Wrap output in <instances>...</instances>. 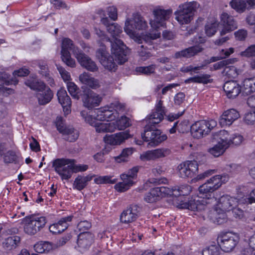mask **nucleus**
Here are the masks:
<instances>
[{
  "label": "nucleus",
  "instance_id": "52",
  "mask_svg": "<svg viewBox=\"0 0 255 255\" xmlns=\"http://www.w3.org/2000/svg\"><path fill=\"white\" fill-rule=\"evenodd\" d=\"M18 157L15 152L12 150L8 151L3 156V161L5 163H16Z\"/></svg>",
  "mask_w": 255,
  "mask_h": 255
},
{
  "label": "nucleus",
  "instance_id": "21",
  "mask_svg": "<svg viewBox=\"0 0 255 255\" xmlns=\"http://www.w3.org/2000/svg\"><path fill=\"white\" fill-rule=\"evenodd\" d=\"M163 101L159 100L155 107V111L152 113L146 120L147 125L154 127L155 125L159 123L163 119L165 113L164 107L162 106Z\"/></svg>",
  "mask_w": 255,
  "mask_h": 255
},
{
  "label": "nucleus",
  "instance_id": "8",
  "mask_svg": "<svg viewBox=\"0 0 255 255\" xmlns=\"http://www.w3.org/2000/svg\"><path fill=\"white\" fill-rule=\"evenodd\" d=\"M112 56L109 55L104 45L101 46L96 52V56L102 65L109 71L115 72L118 67L117 63L123 64L125 62L119 63L115 56L112 53Z\"/></svg>",
  "mask_w": 255,
  "mask_h": 255
},
{
  "label": "nucleus",
  "instance_id": "25",
  "mask_svg": "<svg viewBox=\"0 0 255 255\" xmlns=\"http://www.w3.org/2000/svg\"><path fill=\"white\" fill-rule=\"evenodd\" d=\"M129 137L128 132L125 131L111 135H106L104 137V141L112 145H120Z\"/></svg>",
  "mask_w": 255,
  "mask_h": 255
},
{
  "label": "nucleus",
  "instance_id": "6",
  "mask_svg": "<svg viewBox=\"0 0 255 255\" xmlns=\"http://www.w3.org/2000/svg\"><path fill=\"white\" fill-rule=\"evenodd\" d=\"M216 126L217 123L213 120L198 121L191 126V133L194 138H200L209 134Z\"/></svg>",
  "mask_w": 255,
  "mask_h": 255
},
{
  "label": "nucleus",
  "instance_id": "7",
  "mask_svg": "<svg viewBox=\"0 0 255 255\" xmlns=\"http://www.w3.org/2000/svg\"><path fill=\"white\" fill-rule=\"evenodd\" d=\"M141 137L144 141L148 142V144L151 146H156L167 139L165 134H161L160 130L150 125L145 127L144 133L141 134Z\"/></svg>",
  "mask_w": 255,
  "mask_h": 255
},
{
  "label": "nucleus",
  "instance_id": "47",
  "mask_svg": "<svg viewBox=\"0 0 255 255\" xmlns=\"http://www.w3.org/2000/svg\"><path fill=\"white\" fill-rule=\"evenodd\" d=\"M228 177L225 175H215L209 179V181H211L213 182L214 187H216L218 189L222 185L223 183H225L227 181Z\"/></svg>",
  "mask_w": 255,
  "mask_h": 255
},
{
  "label": "nucleus",
  "instance_id": "43",
  "mask_svg": "<svg viewBox=\"0 0 255 255\" xmlns=\"http://www.w3.org/2000/svg\"><path fill=\"white\" fill-rule=\"evenodd\" d=\"M62 134L64 136V138L69 142L75 141L79 137L78 131L72 128L66 129L65 132Z\"/></svg>",
  "mask_w": 255,
  "mask_h": 255
},
{
  "label": "nucleus",
  "instance_id": "5",
  "mask_svg": "<svg viewBox=\"0 0 255 255\" xmlns=\"http://www.w3.org/2000/svg\"><path fill=\"white\" fill-rule=\"evenodd\" d=\"M22 223L24 232L28 235H33L45 226L46 219L43 216H30L23 218Z\"/></svg>",
  "mask_w": 255,
  "mask_h": 255
},
{
  "label": "nucleus",
  "instance_id": "15",
  "mask_svg": "<svg viewBox=\"0 0 255 255\" xmlns=\"http://www.w3.org/2000/svg\"><path fill=\"white\" fill-rule=\"evenodd\" d=\"M179 175L181 178L193 177L198 170V165L196 161H186L178 166Z\"/></svg>",
  "mask_w": 255,
  "mask_h": 255
},
{
  "label": "nucleus",
  "instance_id": "28",
  "mask_svg": "<svg viewBox=\"0 0 255 255\" xmlns=\"http://www.w3.org/2000/svg\"><path fill=\"white\" fill-rule=\"evenodd\" d=\"M209 186L204 184L201 185L199 188L198 196L204 200L205 203L207 204L212 203L216 201V198L215 197V193L211 189H209Z\"/></svg>",
  "mask_w": 255,
  "mask_h": 255
},
{
  "label": "nucleus",
  "instance_id": "12",
  "mask_svg": "<svg viewBox=\"0 0 255 255\" xmlns=\"http://www.w3.org/2000/svg\"><path fill=\"white\" fill-rule=\"evenodd\" d=\"M227 137V131L220 130L215 135V139L217 140V143L213 147L208 149L210 154L214 157H219L223 154L228 148V142L226 141Z\"/></svg>",
  "mask_w": 255,
  "mask_h": 255
},
{
  "label": "nucleus",
  "instance_id": "26",
  "mask_svg": "<svg viewBox=\"0 0 255 255\" xmlns=\"http://www.w3.org/2000/svg\"><path fill=\"white\" fill-rule=\"evenodd\" d=\"M240 117V114L236 110L229 109L223 113L219 120V123L222 127L230 126Z\"/></svg>",
  "mask_w": 255,
  "mask_h": 255
},
{
  "label": "nucleus",
  "instance_id": "58",
  "mask_svg": "<svg viewBox=\"0 0 255 255\" xmlns=\"http://www.w3.org/2000/svg\"><path fill=\"white\" fill-rule=\"evenodd\" d=\"M240 55L246 57H255V44L249 46L245 51L241 52Z\"/></svg>",
  "mask_w": 255,
  "mask_h": 255
},
{
  "label": "nucleus",
  "instance_id": "48",
  "mask_svg": "<svg viewBox=\"0 0 255 255\" xmlns=\"http://www.w3.org/2000/svg\"><path fill=\"white\" fill-rule=\"evenodd\" d=\"M67 87L68 91L71 96L75 99H79V96L78 93L79 89L77 86L73 82H68Z\"/></svg>",
  "mask_w": 255,
  "mask_h": 255
},
{
  "label": "nucleus",
  "instance_id": "35",
  "mask_svg": "<svg viewBox=\"0 0 255 255\" xmlns=\"http://www.w3.org/2000/svg\"><path fill=\"white\" fill-rule=\"evenodd\" d=\"M25 84L31 89L35 90L38 93L44 90L46 88L48 87L42 81L33 77L27 79L25 82Z\"/></svg>",
  "mask_w": 255,
  "mask_h": 255
},
{
  "label": "nucleus",
  "instance_id": "4",
  "mask_svg": "<svg viewBox=\"0 0 255 255\" xmlns=\"http://www.w3.org/2000/svg\"><path fill=\"white\" fill-rule=\"evenodd\" d=\"M70 50L76 58V53L78 55L82 50L78 47L76 46L73 41L68 38H64L62 41L61 44V58L63 62L67 66L73 68L76 66V62L75 60L71 58Z\"/></svg>",
  "mask_w": 255,
  "mask_h": 255
},
{
  "label": "nucleus",
  "instance_id": "41",
  "mask_svg": "<svg viewBox=\"0 0 255 255\" xmlns=\"http://www.w3.org/2000/svg\"><path fill=\"white\" fill-rule=\"evenodd\" d=\"M243 88L247 94L255 92V77L245 79L243 81Z\"/></svg>",
  "mask_w": 255,
  "mask_h": 255
},
{
  "label": "nucleus",
  "instance_id": "31",
  "mask_svg": "<svg viewBox=\"0 0 255 255\" xmlns=\"http://www.w3.org/2000/svg\"><path fill=\"white\" fill-rule=\"evenodd\" d=\"M206 204L203 200H196L194 199L182 203L178 206V207L180 209H188L192 211H201L204 210Z\"/></svg>",
  "mask_w": 255,
  "mask_h": 255
},
{
  "label": "nucleus",
  "instance_id": "2",
  "mask_svg": "<svg viewBox=\"0 0 255 255\" xmlns=\"http://www.w3.org/2000/svg\"><path fill=\"white\" fill-rule=\"evenodd\" d=\"M200 6L195 1L186 2L179 5L175 11V19L180 24L189 23L193 19L195 12Z\"/></svg>",
  "mask_w": 255,
  "mask_h": 255
},
{
  "label": "nucleus",
  "instance_id": "40",
  "mask_svg": "<svg viewBox=\"0 0 255 255\" xmlns=\"http://www.w3.org/2000/svg\"><path fill=\"white\" fill-rule=\"evenodd\" d=\"M226 141L228 142V147L231 145H239L243 141V136L239 133H234L231 135H229L227 131V137Z\"/></svg>",
  "mask_w": 255,
  "mask_h": 255
},
{
  "label": "nucleus",
  "instance_id": "19",
  "mask_svg": "<svg viewBox=\"0 0 255 255\" xmlns=\"http://www.w3.org/2000/svg\"><path fill=\"white\" fill-rule=\"evenodd\" d=\"M94 236L90 232L81 233L78 236L76 249L80 252L88 250L94 242Z\"/></svg>",
  "mask_w": 255,
  "mask_h": 255
},
{
  "label": "nucleus",
  "instance_id": "14",
  "mask_svg": "<svg viewBox=\"0 0 255 255\" xmlns=\"http://www.w3.org/2000/svg\"><path fill=\"white\" fill-rule=\"evenodd\" d=\"M172 191L167 187L161 186L154 187L145 195L144 199L148 203L155 202L162 198L171 194Z\"/></svg>",
  "mask_w": 255,
  "mask_h": 255
},
{
  "label": "nucleus",
  "instance_id": "24",
  "mask_svg": "<svg viewBox=\"0 0 255 255\" xmlns=\"http://www.w3.org/2000/svg\"><path fill=\"white\" fill-rule=\"evenodd\" d=\"M138 208L136 205H130L121 214V221L127 224L135 221L138 216Z\"/></svg>",
  "mask_w": 255,
  "mask_h": 255
},
{
  "label": "nucleus",
  "instance_id": "29",
  "mask_svg": "<svg viewBox=\"0 0 255 255\" xmlns=\"http://www.w3.org/2000/svg\"><path fill=\"white\" fill-rule=\"evenodd\" d=\"M57 96L58 101L63 108L65 114H68L70 112L71 101L65 90L60 89L57 92Z\"/></svg>",
  "mask_w": 255,
  "mask_h": 255
},
{
  "label": "nucleus",
  "instance_id": "62",
  "mask_svg": "<svg viewBox=\"0 0 255 255\" xmlns=\"http://www.w3.org/2000/svg\"><path fill=\"white\" fill-rule=\"evenodd\" d=\"M139 168V166H134L129 169L127 173H125L126 175L128 176V179L134 181V180L136 178Z\"/></svg>",
  "mask_w": 255,
  "mask_h": 255
},
{
  "label": "nucleus",
  "instance_id": "59",
  "mask_svg": "<svg viewBox=\"0 0 255 255\" xmlns=\"http://www.w3.org/2000/svg\"><path fill=\"white\" fill-rule=\"evenodd\" d=\"M248 31L245 29H241L234 33L235 38L238 41H245L248 36Z\"/></svg>",
  "mask_w": 255,
  "mask_h": 255
},
{
  "label": "nucleus",
  "instance_id": "18",
  "mask_svg": "<svg viewBox=\"0 0 255 255\" xmlns=\"http://www.w3.org/2000/svg\"><path fill=\"white\" fill-rule=\"evenodd\" d=\"M237 202L236 198L229 195H223L217 202L216 210L220 213L230 211L237 206Z\"/></svg>",
  "mask_w": 255,
  "mask_h": 255
},
{
  "label": "nucleus",
  "instance_id": "20",
  "mask_svg": "<svg viewBox=\"0 0 255 255\" xmlns=\"http://www.w3.org/2000/svg\"><path fill=\"white\" fill-rule=\"evenodd\" d=\"M221 24L223 27L220 34L224 35L238 28V24L234 17L226 12L221 15Z\"/></svg>",
  "mask_w": 255,
  "mask_h": 255
},
{
  "label": "nucleus",
  "instance_id": "53",
  "mask_svg": "<svg viewBox=\"0 0 255 255\" xmlns=\"http://www.w3.org/2000/svg\"><path fill=\"white\" fill-rule=\"evenodd\" d=\"M218 26L217 22L208 23L205 26V32L208 36H212L217 32Z\"/></svg>",
  "mask_w": 255,
  "mask_h": 255
},
{
  "label": "nucleus",
  "instance_id": "13",
  "mask_svg": "<svg viewBox=\"0 0 255 255\" xmlns=\"http://www.w3.org/2000/svg\"><path fill=\"white\" fill-rule=\"evenodd\" d=\"M237 234L232 233H226L218 238V243L220 248L225 252H231L239 241Z\"/></svg>",
  "mask_w": 255,
  "mask_h": 255
},
{
  "label": "nucleus",
  "instance_id": "23",
  "mask_svg": "<svg viewBox=\"0 0 255 255\" xmlns=\"http://www.w3.org/2000/svg\"><path fill=\"white\" fill-rule=\"evenodd\" d=\"M95 112L96 114V119L100 121H112L117 117V112L113 111L111 105L97 109Z\"/></svg>",
  "mask_w": 255,
  "mask_h": 255
},
{
  "label": "nucleus",
  "instance_id": "37",
  "mask_svg": "<svg viewBox=\"0 0 255 255\" xmlns=\"http://www.w3.org/2000/svg\"><path fill=\"white\" fill-rule=\"evenodd\" d=\"M20 243L18 236L9 237L5 239L2 243L3 248L7 251L15 249Z\"/></svg>",
  "mask_w": 255,
  "mask_h": 255
},
{
  "label": "nucleus",
  "instance_id": "17",
  "mask_svg": "<svg viewBox=\"0 0 255 255\" xmlns=\"http://www.w3.org/2000/svg\"><path fill=\"white\" fill-rule=\"evenodd\" d=\"M171 151L167 148H161L149 150L143 152L140 155V159L143 161L156 160L169 155Z\"/></svg>",
  "mask_w": 255,
  "mask_h": 255
},
{
  "label": "nucleus",
  "instance_id": "38",
  "mask_svg": "<svg viewBox=\"0 0 255 255\" xmlns=\"http://www.w3.org/2000/svg\"><path fill=\"white\" fill-rule=\"evenodd\" d=\"M91 179L92 177L89 176H78L74 182V188L78 190L81 191L86 187L88 182L91 180Z\"/></svg>",
  "mask_w": 255,
  "mask_h": 255
},
{
  "label": "nucleus",
  "instance_id": "32",
  "mask_svg": "<svg viewBox=\"0 0 255 255\" xmlns=\"http://www.w3.org/2000/svg\"><path fill=\"white\" fill-rule=\"evenodd\" d=\"M202 50V48L200 45H196L186 48L175 53L174 57L176 58H190L194 56Z\"/></svg>",
  "mask_w": 255,
  "mask_h": 255
},
{
  "label": "nucleus",
  "instance_id": "27",
  "mask_svg": "<svg viewBox=\"0 0 255 255\" xmlns=\"http://www.w3.org/2000/svg\"><path fill=\"white\" fill-rule=\"evenodd\" d=\"M223 89L229 99H234L237 97L241 91L240 85L235 81H229L225 82Z\"/></svg>",
  "mask_w": 255,
  "mask_h": 255
},
{
  "label": "nucleus",
  "instance_id": "22",
  "mask_svg": "<svg viewBox=\"0 0 255 255\" xmlns=\"http://www.w3.org/2000/svg\"><path fill=\"white\" fill-rule=\"evenodd\" d=\"M76 58L81 66L88 71L95 72L99 70V68L96 63L82 51L78 55L76 53Z\"/></svg>",
  "mask_w": 255,
  "mask_h": 255
},
{
  "label": "nucleus",
  "instance_id": "3",
  "mask_svg": "<svg viewBox=\"0 0 255 255\" xmlns=\"http://www.w3.org/2000/svg\"><path fill=\"white\" fill-rule=\"evenodd\" d=\"M130 125V121L129 118L126 116H122L115 122H98L95 123L94 126L97 132L106 133L114 132L117 129L124 130Z\"/></svg>",
  "mask_w": 255,
  "mask_h": 255
},
{
  "label": "nucleus",
  "instance_id": "42",
  "mask_svg": "<svg viewBox=\"0 0 255 255\" xmlns=\"http://www.w3.org/2000/svg\"><path fill=\"white\" fill-rule=\"evenodd\" d=\"M230 4L237 12L242 13L247 8L246 0H232Z\"/></svg>",
  "mask_w": 255,
  "mask_h": 255
},
{
  "label": "nucleus",
  "instance_id": "9",
  "mask_svg": "<svg viewBox=\"0 0 255 255\" xmlns=\"http://www.w3.org/2000/svg\"><path fill=\"white\" fill-rule=\"evenodd\" d=\"M73 161L74 159L64 158L57 159L53 161V166L62 180H68L71 178L73 173Z\"/></svg>",
  "mask_w": 255,
  "mask_h": 255
},
{
  "label": "nucleus",
  "instance_id": "39",
  "mask_svg": "<svg viewBox=\"0 0 255 255\" xmlns=\"http://www.w3.org/2000/svg\"><path fill=\"white\" fill-rule=\"evenodd\" d=\"M170 190L172 191V192L169 196H186L190 193L191 187L190 186L185 185L180 187H174L172 189L170 188Z\"/></svg>",
  "mask_w": 255,
  "mask_h": 255
},
{
  "label": "nucleus",
  "instance_id": "55",
  "mask_svg": "<svg viewBox=\"0 0 255 255\" xmlns=\"http://www.w3.org/2000/svg\"><path fill=\"white\" fill-rule=\"evenodd\" d=\"M240 202L250 204L255 203V189L253 190L249 194L244 196Z\"/></svg>",
  "mask_w": 255,
  "mask_h": 255
},
{
  "label": "nucleus",
  "instance_id": "60",
  "mask_svg": "<svg viewBox=\"0 0 255 255\" xmlns=\"http://www.w3.org/2000/svg\"><path fill=\"white\" fill-rule=\"evenodd\" d=\"M110 105L111 108H112L113 111L117 112V116L119 112H123L125 110V104L120 103L119 101H115L111 103Z\"/></svg>",
  "mask_w": 255,
  "mask_h": 255
},
{
  "label": "nucleus",
  "instance_id": "30",
  "mask_svg": "<svg viewBox=\"0 0 255 255\" xmlns=\"http://www.w3.org/2000/svg\"><path fill=\"white\" fill-rule=\"evenodd\" d=\"M79 80L81 83L93 89H96L101 86L98 79L92 77L90 73L86 72H84L79 75Z\"/></svg>",
  "mask_w": 255,
  "mask_h": 255
},
{
  "label": "nucleus",
  "instance_id": "61",
  "mask_svg": "<svg viewBox=\"0 0 255 255\" xmlns=\"http://www.w3.org/2000/svg\"><path fill=\"white\" fill-rule=\"evenodd\" d=\"M244 121L247 125L255 124V112H250L245 114Z\"/></svg>",
  "mask_w": 255,
  "mask_h": 255
},
{
  "label": "nucleus",
  "instance_id": "11",
  "mask_svg": "<svg viewBox=\"0 0 255 255\" xmlns=\"http://www.w3.org/2000/svg\"><path fill=\"white\" fill-rule=\"evenodd\" d=\"M132 18H128L125 22L124 29L125 32L129 35H133L135 30L144 29L147 27V22L138 13H134Z\"/></svg>",
  "mask_w": 255,
  "mask_h": 255
},
{
  "label": "nucleus",
  "instance_id": "10",
  "mask_svg": "<svg viewBox=\"0 0 255 255\" xmlns=\"http://www.w3.org/2000/svg\"><path fill=\"white\" fill-rule=\"evenodd\" d=\"M172 13L171 8L164 9L160 6L155 7L153 11L154 18L150 21L151 27L156 30L160 27H164L165 21L169 18Z\"/></svg>",
  "mask_w": 255,
  "mask_h": 255
},
{
  "label": "nucleus",
  "instance_id": "63",
  "mask_svg": "<svg viewBox=\"0 0 255 255\" xmlns=\"http://www.w3.org/2000/svg\"><path fill=\"white\" fill-rule=\"evenodd\" d=\"M56 126L57 130L62 134L64 133L66 129L70 128L69 127H66L65 126L61 117H58L56 119Z\"/></svg>",
  "mask_w": 255,
  "mask_h": 255
},
{
  "label": "nucleus",
  "instance_id": "51",
  "mask_svg": "<svg viewBox=\"0 0 255 255\" xmlns=\"http://www.w3.org/2000/svg\"><path fill=\"white\" fill-rule=\"evenodd\" d=\"M220 248L216 246L212 245L206 248L202 251V255H220Z\"/></svg>",
  "mask_w": 255,
  "mask_h": 255
},
{
  "label": "nucleus",
  "instance_id": "36",
  "mask_svg": "<svg viewBox=\"0 0 255 255\" xmlns=\"http://www.w3.org/2000/svg\"><path fill=\"white\" fill-rule=\"evenodd\" d=\"M56 248V245L53 244L49 242L41 241L36 243L34 246V249L38 253H48L51 250Z\"/></svg>",
  "mask_w": 255,
  "mask_h": 255
},
{
  "label": "nucleus",
  "instance_id": "46",
  "mask_svg": "<svg viewBox=\"0 0 255 255\" xmlns=\"http://www.w3.org/2000/svg\"><path fill=\"white\" fill-rule=\"evenodd\" d=\"M17 83L18 80L15 78H10L9 75L7 73H0V86L3 85H16Z\"/></svg>",
  "mask_w": 255,
  "mask_h": 255
},
{
  "label": "nucleus",
  "instance_id": "56",
  "mask_svg": "<svg viewBox=\"0 0 255 255\" xmlns=\"http://www.w3.org/2000/svg\"><path fill=\"white\" fill-rule=\"evenodd\" d=\"M224 73L231 78H236L238 75L237 68L233 66L227 65L224 70Z\"/></svg>",
  "mask_w": 255,
  "mask_h": 255
},
{
  "label": "nucleus",
  "instance_id": "49",
  "mask_svg": "<svg viewBox=\"0 0 255 255\" xmlns=\"http://www.w3.org/2000/svg\"><path fill=\"white\" fill-rule=\"evenodd\" d=\"M72 217V216H67L61 218L58 221V222L57 224H58L57 228L59 234L62 233L67 228V222L71 221Z\"/></svg>",
  "mask_w": 255,
  "mask_h": 255
},
{
  "label": "nucleus",
  "instance_id": "44",
  "mask_svg": "<svg viewBox=\"0 0 255 255\" xmlns=\"http://www.w3.org/2000/svg\"><path fill=\"white\" fill-rule=\"evenodd\" d=\"M39 67L40 68L39 73L44 77L48 84L52 86L54 83V80L50 75L47 65L46 64H39Z\"/></svg>",
  "mask_w": 255,
  "mask_h": 255
},
{
  "label": "nucleus",
  "instance_id": "1",
  "mask_svg": "<svg viewBox=\"0 0 255 255\" xmlns=\"http://www.w3.org/2000/svg\"><path fill=\"white\" fill-rule=\"evenodd\" d=\"M101 21L106 26L107 31L112 36L110 39L111 53L115 56L119 63L126 62L128 50L124 42L119 39L122 32V27L116 23H111L107 17L102 18Z\"/></svg>",
  "mask_w": 255,
  "mask_h": 255
},
{
  "label": "nucleus",
  "instance_id": "54",
  "mask_svg": "<svg viewBox=\"0 0 255 255\" xmlns=\"http://www.w3.org/2000/svg\"><path fill=\"white\" fill-rule=\"evenodd\" d=\"M156 68L155 65H151L146 67H139L136 68L137 72L145 75H149L154 72Z\"/></svg>",
  "mask_w": 255,
  "mask_h": 255
},
{
  "label": "nucleus",
  "instance_id": "64",
  "mask_svg": "<svg viewBox=\"0 0 255 255\" xmlns=\"http://www.w3.org/2000/svg\"><path fill=\"white\" fill-rule=\"evenodd\" d=\"M57 69L63 80L65 81H69L71 80L70 73L67 72L63 67L60 66H57Z\"/></svg>",
  "mask_w": 255,
  "mask_h": 255
},
{
  "label": "nucleus",
  "instance_id": "34",
  "mask_svg": "<svg viewBox=\"0 0 255 255\" xmlns=\"http://www.w3.org/2000/svg\"><path fill=\"white\" fill-rule=\"evenodd\" d=\"M53 94L48 87L36 94V97L40 105H44L48 103L53 98Z\"/></svg>",
  "mask_w": 255,
  "mask_h": 255
},
{
  "label": "nucleus",
  "instance_id": "16",
  "mask_svg": "<svg viewBox=\"0 0 255 255\" xmlns=\"http://www.w3.org/2000/svg\"><path fill=\"white\" fill-rule=\"evenodd\" d=\"M84 107L91 109L100 105L102 98L90 89H85L81 95Z\"/></svg>",
  "mask_w": 255,
  "mask_h": 255
},
{
  "label": "nucleus",
  "instance_id": "33",
  "mask_svg": "<svg viewBox=\"0 0 255 255\" xmlns=\"http://www.w3.org/2000/svg\"><path fill=\"white\" fill-rule=\"evenodd\" d=\"M125 173L121 175L122 182H119L115 185V188L117 191L120 192H125L134 184V181L128 179Z\"/></svg>",
  "mask_w": 255,
  "mask_h": 255
},
{
  "label": "nucleus",
  "instance_id": "50",
  "mask_svg": "<svg viewBox=\"0 0 255 255\" xmlns=\"http://www.w3.org/2000/svg\"><path fill=\"white\" fill-rule=\"evenodd\" d=\"M115 178L113 179L112 176H100L94 179V181L97 184H114L117 182Z\"/></svg>",
  "mask_w": 255,
  "mask_h": 255
},
{
  "label": "nucleus",
  "instance_id": "45",
  "mask_svg": "<svg viewBox=\"0 0 255 255\" xmlns=\"http://www.w3.org/2000/svg\"><path fill=\"white\" fill-rule=\"evenodd\" d=\"M132 153V148H125L123 150L122 152L119 155L115 157V159L118 163L126 162L128 161L129 156L131 155Z\"/></svg>",
  "mask_w": 255,
  "mask_h": 255
},
{
  "label": "nucleus",
  "instance_id": "57",
  "mask_svg": "<svg viewBox=\"0 0 255 255\" xmlns=\"http://www.w3.org/2000/svg\"><path fill=\"white\" fill-rule=\"evenodd\" d=\"M160 33L156 32L154 33H147L143 36V40L149 45H151L152 41L160 37Z\"/></svg>",
  "mask_w": 255,
  "mask_h": 255
}]
</instances>
